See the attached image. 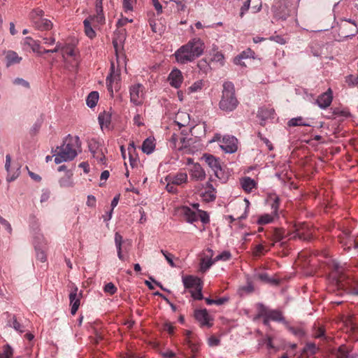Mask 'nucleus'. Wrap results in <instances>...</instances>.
I'll list each match as a JSON object with an SVG mask.
<instances>
[{"instance_id":"nucleus-1","label":"nucleus","mask_w":358,"mask_h":358,"mask_svg":"<svg viewBox=\"0 0 358 358\" xmlns=\"http://www.w3.org/2000/svg\"><path fill=\"white\" fill-rule=\"evenodd\" d=\"M204 48L201 39L194 38L175 52L176 59L180 64L191 62L202 55Z\"/></svg>"},{"instance_id":"nucleus-2","label":"nucleus","mask_w":358,"mask_h":358,"mask_svg":"<svg viewBox=\"0 0 358 358\" xmlns=\"http://www.w3.org/2000/svg\"><path fill=\"white\" fill-rule=\"evenodd\" d=\"M80 146L81 143L78 136L68 135L63 144L60 147H57L55 151V162L60 164L63 162L73 160L77 156V151Z\"/></svg>"},{"instance_id":"nucleus-3","label":"nucleus","mask_w":358,"mask_h":358,"mask_svg":"<svg viewBox=\"0 0 358 358\" xmlns=\"http://www.w3.org/2000/svg\"><path fill=\"white\" fill-rule=\"evenodd\" d=\"M238 104L234 84L231 82H225L223 84L222 95L219 103L220 108L225 112H231L236 108Z\"/></svg>"},{"instance_id":"nucleus-4","label":"nucleus","mask_w":358,"mask_h":358,"mask_svg":"<svg viewBox=\"0 0 358 358\" xmlns=\"http://www.w3.org/2000/svg\"><path fill=\"white\" fill-rule=\"evenodd\" d=\"M44 12L43 10L36 8L33 10L29 17L32 26L37 30L44 31L51 30L53 27V23L48 19L44 18Z\"/></svg>"},{"instance_id":"nucleus-5","label":"nucleus","mask_w":358,"mask_h":358,"mask_svg":"<svg viewBox=\"0 0 358 358\" xmlns=\"http://www.w3.org/2000/svg\"><path fill=\"white\" fill-rule=\"evenodd\" d=\"M331 278L338 289L348 290L352 286V280L338 267L331 273Z\"/></svg>"},{"instance_id":"nucleus-6","label":"nucleus","mask_w":358,"mask_h":358,"mask_svg":"<svg viewBox=\"0 0 358 358\" xmlns=\"http://www.w3.org/2000/svg\"><path fill=\"white\" fill-rule=\"evenodd\" d=\"M358 33V27L355 20L343 19L339 24V34L348 38L354 36Z\"/></svg>"},{"instance_id":"nucleus-7","label":"nucleus","mask_w":358,"mask_h":358,"mask_svg":"<svg viewBox=\"0 0 358 358\" xmlns=\"http://www.w3.org/2000/svg\"><path fill=\"white\" fill-rule=\"evenodd\" d=\"M70 287V293H69V300H70V306H71V313L72 315H75L80 305V299L83 296V291H80L78 292V287L71 283L69 286Z\"/></svg>"},{"instance_id":"nucleus-8","label":"nucleus","mask_w":358,"mask_h":358,"mask_svg":"<svg viewBox=\"0 0 358 358\" xmlns=\"http://www.w3.org/2000/svg\"><path fill=\"white\" fill-rule=\"evenodd\" d=\"M130 101L135 105H140L144 99V86L141 84L131 85L129 89Z\"/></svg>"},{"instance_id":"nucleus-9","label":"nucleus","mask_w":358,"mask_h":358,"mask_svg":"<svg viewBox=\"0 0 358 358\" xmlns=\"http://www.w3.org/2000/svg\"><path fill=\"white\" fill-rule=\"evenodd\" d=\"M313 237V231L305 223H299L295 225L294 238H298L303 241H309Z\"/></svg>"},{"instance_id":"nucleus-10","label":"nucleus","mask_w":358,"mask_h":358,"mask_svg":"<svg viewBox=\"0 0 358 358\" xmlns=\"http://www.w3.org/2000/svg\"><path fill=\"white\" fill-rule=\"evenodd\" d=\"M220 148L227 153H234L238 149V140L232 136H225L220 141Z\"/></svg>"},{"instance_id":"nucleus-11","label":"nucleus","mask_w":358,"mask_h":358,"mask_svg":"<svg viewBox=\"0 0 358 358\" xmlns=\"http://www.w3.org/2000/svg\"><path fill=\"white\" fill-rule=\"evenodd\" d=\"M184 343L191 350L193 358H195L199 348V341L196 336L190 331H185Z\"/></svg>"},{"instance_id":"nucleus-12","label":"nucleus","mask_w":358,"mask_h":358,"mask_svg":"<svg viewBox=\"0 0 358 358\" xmlns=\"http://www.w3.org/2000/svg\"><path fill=\"white\" fill-rule=\"evenodd\" d=\"M269 317L271 320L280 322L282 321L283 317L280 311L276 310H270L266 306L261 305L259 309V313L257 317Z\"/></svg>"},{"instance_id":"nucleus-13","label":"nucleus","mask_w":358,"mask_h":358,"mask_svg":"<svg viewBox=\"0 0 358 358\" xmlns=\"http://www.w3.org/2000/svg\"><path fill=\"white\" fill-rule=\"evenodd\" d=\"M120 80V74L117 70H115V64L113 62L111 64L110 67V75L107 77L106 83H107V87L108 90L113 93V85H115V88L117 89L119 87L118 82Z\"/></svg>"},{"instance_id":"nucleus-14","label":"nucleus","mask_w":358,"mask_h":358,"mask_svg":"<svg viewBox=\"0 0 358 358\" xmlns=\"http://www.w3.org/2000/svg\"><path fill=\"white\" fill-rule=\"evenodd\" d=\"M194 317L202 327L206 326L210 327L213 325V324L210 322V317L206 309L195 310Z\"/></svg>"},{"instance_id":"nucleus-15","label":"nucleus","mask_w":358,"mask_h":358,"mask_svg":"<svg viewBox=\"0 0 358 358\" xmlns=\"http://www.w3.org/2000/svg\"><path fill=\"white\" fill-rule=\"evenodd\" d=\"M182 283L186 289H196L203 285L201 280L194 275L182 276Z\"/></svg>"},{"instance_id":"nucleus-16","label":"nucleus","mask_w":358,"mask_h":358,"mask_svg":"<svg viewBox=\"0 0 358 358\" xmlns=\"http://www.w3.org/2000/svg\"><path fill=\"white\" fill-rule=\"evenodd\" d=\"M187 174L185 172H179L176 174H170L165 178L166 181H171L176 186L182 185L187 182Z\"/></svg>"},{"instance_id":"nucleus-17","label":"nucleus","mask_w":358,"mask_h":358,"mask_svg":"<svg viewBox=\"0 0 358 358\" xmlns=\"http://www.w3.org/2000/svg\"><path fill=\"white\" fill-rule=\"evenodd\" d=\"M332 99V91L329 89L326 92L318 96L316 102L321 108H327L331 103Z\"/></svg>"},{"instance_id":"nucleus-18","label":"nucleus","mask_w":358,"mask_h":358,"mask_svg":"<svg viewBox=\"0 0 358 358\" xmlns=\"http://www.w3.org/2000/svg\"><path fill=\"white\" fill-rule=\"evenodd\" d=\"M182 73L178 69H173L171 71L168 78L170 85L175 88H179L180 87L182 83Z\"/></svg>"},{"instance_id":"nucleus-19","label":"nucleus","mask_w":358,"mask_h":358,"mask_svg":"<svg viewBox=\"0 0 358 358\" xmlns=\"http://www.w3.org/2000/svg\"><path fill=\"white\" fill-rule=\"evenodd\" d=\"M6 65L7 67L20 64L22 60V57H20L18 54L13 50H8L6 53Z\"/></svg>"},{"instance_id":"nucleus-20","label":"nucleus","mask_w":358,"mask_h":358,"mask_svg":"<svg viewBox=\"0 0 358 358\" xmlns=\"http://www.w3.org/2000/svg\"><path fill=\"white\" fill-rule=\"evenodd\" d=\"M206 162L213 170L215 175L220 178L219 172L221 171V167L219 161L214 156L208 155L205 157Z\"/></svg>"},{"instance_id":"nucleus-21","label":"nucleus","mask_w":358,"mask_h":358,"mask_svg":"<svg viewBox=\"0 0 358 358\" xmlns=\"http://www.w3.org/2000/svg\"><path fill=\"white\" fill-rule=\"evenodd\" d=\"M268 238L274 242L281 241L284 237V231L280 228H271L266 232Z\"/></svg>"},{"instance_id":"nucleus-22","label":"nucleus","mask_w":358,"mask_h":358,"mask_svg":"<svg viewBox=\"0 0 358 358\" xmlns=\"http://www.w3.org/2000/svg\"><path fill=\"white\" fill-rule=\"evenodd\" d=\"M180 213L183 215L185 220L188 222L192 223L198 220L197 213L187 206L182 207Z\"/></svg>"},{"instance_id":"nucleus-23","label":"nucleus","mask_w":358,"mask_h":358,"mask_svg":"<svg viewBox=\"0 0 358 358\" xmlns=\"http://www.w3.org/2000/svg\"><path fill=\"white\" fill-rule=\"evenodd\" d=\"M215 189L213 187V185L208 182L204 192L201 194V196L203 197V200L209 202L215 199Z\"/></svg>"},{"instance_id":"nucleus-24","label":"nucleus","mask_w":358,"mask_h":358,"mask_svg":"<svg viewBox=\"0 0 358 358\" xmlns=\"http://www.w3.org/2000/svg\"><path fill=\"white\" fill-rule=\"evenodd\" d=\"M343 323L347 328L348 332L355 334L358 331V326L355 317L351 315L345 317Z\"/></svg>"},{"instance_id":"nucleus-25","label":"nucleus","mask_w":358,"mask_h":358,"mask_svg":"<svg viewBox=\"0 0 358 358\" xmlns=\"http://www.w3.org/2000/svg\"><path fill=\"white\" fill-rule=\"evenodd\" d=\"M190 176L192 179L196 180H203L206 177L204 171L198 164H194L191 169Z\"/></svg>"},{"instance_id":"nucleus-26","label":"nucleus","mask_w":358,"mask_h":358,"mask_svg":"<svg viewBox=\"0 0 358 358\" xmlns=\"http://www.w3.org/2000/svg\"><path fill=\"white\" fill-rule=\"evenodd\" d=\"M190 140L191 139H187V137L180 135V136H179L178 142V147H176V149H178V150L181 151L183 154L189 153L190 152Z\"/></svg>"},{"instance_id":"nucleus-27","label":"nucleus","mask_w":358,"mask_h":358,"mask_svg":"<svg viewBox=\"0 0 358 358\" xmlns=\"http://www.w3.org/2000/svg\"><path fill=\"white\" fill-rule=\"evenodd\" d=\"M22 44L24 46L29 47L31 48L32 51L35 52H40V50L41 49L39 41L33 39L30 36L25 37L23 39Z\"/></svg>"},{"instance_id":"nucleus-28","label":"nucleus","mask_w":358,"mask_h":358,"mask_svg":"<svg viewBox=\"0 0 358 358\" xmlns=\"http://www.w3.org/2000/svg\"><path fill=\"white\" fill-rule=\"evenodd\" d=\"M253 55L254 52L250 49H248L247 50L242 52L240 55L236 56L234 58V62L236 65L246 66L245 63H241V61L244 59H250L251 57H253Z\"/></svg>"},{"instance_id":"nucleus-29","label":"nucleus","mask_w":358,"mask_h":358,"mask_svg":"<svg viewBox=\"0 0 358 358\" xmlns=\"http://www.w3.org/2000/svg\"><path fill=\"white\" fill-rule=\"evenodd\" d=\"M215 263L214 259H208L203 256L199 262V271L206 273Z\"/></svg>"},{"instance_id":"nucleus-30","label":"nucleus","mask_w":358,"mask_h":358,"mask_svg":"<svg viewBox=\"0 0 358 358\" xmlns=\"http://www.w3.org/2000/svg\"><path fill=\"white\" fill-rule=\"evenodd\" d=\"M98 120L101 128H108L111 122V114L104 111L99 115Z\"/></svg>"},{"instance_id":"nucleus-31","label":"nucleus","mask_w":358,"mask_h":358,"mask_svg":"<svg viewBox=\"0 0 358 358\" xmlns=\"http://www.w3.org/2000/svg\"><path fill=\"white\" fill-rule=\"evenodd\" d=\"M85 33L90 38L96 36V32L92 29V24H93V18H86L84 22Z\"/></svg>"},{"instance_id":"nucleus-32","label":"nucleus","mask_w":358,"mask_h":358,"mask_svg":"<svg viewBox=\"0 0 358 358\" xmlns=\"http://www.w3.org/2000/svg\"><path fill=\"white\" fill-rule=\"evenodd\" d=\"M241 185L244 191L250 192L255 187L256 182L250 177H245L241 180Z\"/></svg>"},{"instance_id":"nucleus-33","label":"nucleus","mask_w":358,"mask_h":358,"mask_svg":"<svg viewBox=\"0 0 358 358\" xmlns=\"http://www.w3.org/2000/svg\"><path fill=\"white\" fill-rule=\"evenodd\" d=\"M287 125L289 127H296V126H304V127H310L311 124L306 120H304L302 117H297L294 118H292L287 122Z\"/></svg>"},{"instance_id":"nucleus-34","label":"nucleus","mask_w":358,"mask_h":358,"mask_svg":"<svg viewBox=\"0 0 358 358\" xmlns=\"http://www.w3.org/2000/svg\"><path fill=\"white\" fill-rule=\"evenodd\" d=\"M313 336L315 338L326 340L325 329L322 326L315 324L313 329Z\"/></svg>"},{"instance_id":"nucleus-35","label":"nucleus","mask_w":358,"mask_h":358,"mask_svg":"<svg viewBox=\"0 0 358 358\" xmlns=\"http://www.w3.org/2000/svg\"><path fill=\"white\" fill-rule=\"evenodd\" d=\"M270 201H272L271 204L272 212L271 213L273 214V215H275L276 217L278 216V210L280 207V199L279 196L277 195H273L270 196Z\"/></svg>"},{"instance_id":"nucleus-36","label":"nucleus","mask_w":358,"mask_h":358,"mask_svg":"<svg viewBox=\"0 0 358 358\" xmlns=\"http://www.w3.org/2000/svg\"><path fill=\"white\" fill-rule=\"evenodd\" d=\"M6 164H5V168L6 169V171L8 172V175L7 176V181L8 182H12L13 180H15L19 176V173L17 171L13 174H11L10 173V162H11V157L9 155H7L6 157Z\"/></svg>"},{"instance_id":"nucleus-37","label":"nucleus","mask_w":358,"mask_h":358,"mask_svg":"<svg viewBox=\"0 0 358 358\" xmlns=\"http://www.w3.org/2000/svg\"><path fill=\"white\" fill-rule=\"evenodd\" d=\"M36 257V259L41 262H45L47 261L46 248H40L38 245L35 246Z\"/></svg>"},{"instance_id":"nucleus-38","label":"nucleus","mask_w":358,"mask_h":358,"mask_svg":"<svg viewBox=\"0 0 358 358\" xmlns=\"http://www.w3.org/2000/svg\"><path fill=\"white\" fill-rule=\"evenodd\" d=\"M72 173L69 171L59 180V185L62 187H69L73 185L72 180Z\"/></svg>"},{"instance_id":"nucleus-39","label":"nucleus","mask_w":358,"mask_h":358,"mask_svg":"<svg viewBox=\"0 0 358 358\" xmlns=\"http://www.w3.org/2000/svg\"><path fill=\"white\" fill-rule=\"evenodd\" d=\"M155 146V145L152 139L146 138L143 143L142 150L146 154H150L153 152Z\"/></svg>"},{"instance_id":"nucleus-40","label":"nucleus","mask_w":358,"mask_h":358,"mask_svg":"<svg viewBox=\"0 0 358 358\" xmlns=\"http://www.w3.org/2000/svg\"><path fill=\"white\" fill-rule=\"evenodd\" d=\"M99 100V93L97 92H92L87 97L86 103L90 108L94 107Z\"/></svg>"},{"instance_id":"nucleus-41","label":"nucleus","mask_w":358,"mask_h":358,"mask_svg":"<svg viewBox=\"0 0 358 358\" xmlns=\"http://www.w3.org/2000/svg\"><path fill=\"white\" fill-rule=\"evenodd\" d=\"M62 52L63 57L64 58H66V57H75L76 54L75 47L69 44L63 46Z\"/></svg>"},{"instance_id":"nucleus-42","label":"nucleus","mask_w":358,"mask_h":358,"mask_svg":"<svg viewBox=\"0 0 358 358\" xmlns=\"http://www.w3.org/2000/svg\"><path fill=\"white\" fill-rule=\"evenodd\" d=\"M276 217L275 215H273V214H264L261 216H259L257 223L259 224H266L271 223L273 221L274 217Z\"/></svg>"},{"instance_id":"nucleus-43","label":"nucleus","mask_w":358,"mask_h":358,"mask_svg":"<svg viewBox=\"0 0 358 358\" xmlns=\"http://www.w3.org/2000/svg\"><path fill=\"white\" fill-rule=\"evenodd\" d=\"M93 157L100 164H104L106 162V157L101 150L97 149L92 151Z\"/></svg>"},{"instance_id":"nucleus-44","label":"nucleus","mask_w":358,"mask_h":358,"mask_svg":"<svg viewBox=\"0 0 358 358\" xmlns=\"http://www.w3.org/2000/svg\"><path fill=\"white\" fill-rule=\"evenodd\" d=\"M231 258V254L229 251H223L220 255H217L214 259L215 262L218 261L226 262Z\"/></svg>"},{"instance_id":"nucleus-45","label":"nucleus","mask_w":358,"mask_h":358,"mask_svg":"<svg viewBox=\"0 0 358 358\" xmlns=\"http://www.w3.org/2000/svg\"><path fill=\"white\" fill-rule=\"evenodd\" d=\"M13 355V350L9 345L3 346V353L0 354V358H12Z\"/></svg>"},{"instance_id":"nucleus-46","label":"nucleus","mask_w":358,"mask_h":358,"mask_svg":"<svg viewBox=\"0 0 358 358\" xmlns=\"http://www.w3.org/2000/svg\"><path fill=\"white\" fill-rule=\"evenodd\" d=\"M250 5L251 6V10L253 13H258L260 11L262 6V0H250Z\"/></svg>"},{"instance_id":"nucleus-47","label":"nucleus","mask_w":358,"mask_h":358,"mask_svg":"<svg viewBox=\"0 0 358 358\" xmlns=\"http://www.w3.org/2000/svg\"><path fill=\"white\" fill-rule=\"evenodd\" d=\"M224 55L223 54L217 50H213V53L212 54V61L220 62L221 64L224 63Z\"/></svg>"},{"instance_id":"nucleus-48","label":"nucleus","mask_w":358,"mask_h":358,"mask_svg":"<svg viewBox=\"0 0 358 358\" xmlns=\"http://www.w3.org/2000/svg\"><path fill=\"white\" fill-rule=\"evenodd\" d=\"M349 349L346 345H341L339 347L337 356L338 358H348Z\"/></svg>"},{"instance_id":"nucleus-49","label":"nucleus","mask_w":358,"mask_h":358,"mask_svg":"<svg viewBox=\"0 0 358 358\" xmlns=\"http://www.w3.org/2000/svg\"><path fill=\"white\" fill-rule=\"evenodd\" d=\"M202 288H203V285L201 287H199L198 288L195 289L194 290L190 291L192 296L194 299L201 300L203 299V296L202 294Z\"/></svg>"},{"instance_id":"nucleus-50","label":"nucleus","mask_w":358,"mask_h":358,"mask_svg":"<svg viewBox=\"0 0 358 358\" xmlns=\"http://www.w3.org/2000/svg\"><path fill=\"white\" fill-rule=\"evenodd\" d=\"M176 3V8L178 11H185L187 6L186 4L189 3L186 2V0H172Z\"/></svg>"},{"instance_id":"nucleus-51","label":"nucleus","mask_w":358,"mask_h":358,"mask_svg":"<svg viewBox=\"0 0 358 358\" xmlns=\"http://www.w3.org/2000/svg\"><path fill=\"white\" fill-rule=\"evenodd\" d=\"M103 290L110 295H113L117 292V287L113 282H108L104 286Z\"/></svg>"},{"instance_id":"nucleus-52","label":"nucleus","mask_w":358,"mask_h":358,"mask_svg":"<svg viewBox=\"0 0 358 358\" xmlns=\"http://www.w3.org/2000/svg\"><path fill=\"white\" fill-rule=\"evenodd\" d=\"M162 254L164 256L165 259L171 267H175L176 265L173 262V255L166 250H161Z\"/></svg>"},{"instance_id":"nucleus-53","label":"nucleus","mask_w":358,"mask_h":358,"mask_svg":"<svg viewBox=\"0 0 358 358\" xmlns=\"http://www.w3.org/2000/svg\"><path fill=\"white\" fill-rule=\"evenodd\" d=\"M266 251L267 250H265V248L264 245H257L254 248L253 255L255 257H259V256L264 255Z\"/></svg>"},{"instance_id":"nucleus-54","label":"nucleus","mask_w":358,"mask_h":358,"mask_svg":"<svg viewBox=\"0 0 358 358\" xmlns=\"http://www.w3.org/2000/svg\"><path fill=\"white\" fill-rule=\"evenodd\" d=\"M318 348L316 347L315 344L313 343H307L304 348V351L310 355L315 354Z\"/></svg>"},{"instance_id":"nucleus-55","label":"nucleus","mask_w":358,"mask_h":358,"mask_svg":"<svg viewBox=\"0 0 358 358\" xmlns=\"http://www.w3.org/2000/svg\"><path fill=\"white\" fill-rule=\"evenodd\" d=\"M41 38H42V40L44 43V44L47 45H52L55 43V38L54 37V34H51L50 36H41Z\"/></svg>"},{"instance_id":"nucleus-56","label":"nucleus","mask_w":358,"mask_h":358,"mask_svg":"<svg viewBox=\"0 0 358 358\" xmlns=\"http://www.w3.org/2000/svg\"><path fill=\"white\" fill-rule=\"evenodd\" d=\"M102 10H101L100 13H98L96 15H90L88 18H93V23L96 22L98 24H102L104 22V16L103 13H101Z\"/></svg>"},{"instance_id":"nucleus-57","label":"nucleus","mask_w":358,"mask_h":358,"mask_svg":"<svg viewBox=\"0 0 358 358\" xmlns=\"http://www.w3.org/2000/svg\"><path fill=\"white\" fill-rule=\"evenodd\" d=\"M0 224L5 228V229L8 231L9 234H11L12 233V227L10 224L7 221L6 219H4L3 217L0 215Z\"/></svg>"},{"instance_id":"nucleus-58","label":"nucleus","mask_w":358,"mask_h":358,"mask_svg":"<svg viewBox=\"0 0 358 358\" xmlns=\"http://www.w3.org/2000/svg\"><path fill=\"white\" fill-rule=\"evenodd\" d=\"M346 83L350 86L358 87V77L355 76L350 75L346 78Z\"/></svg>"},{"instance_id":"nucleus-59","label":"nucleus","mask_w":358,"mask_h":358,"mask_svg":"<svg viewBox=\"0 0 358 358\" xmlns=\"http://www.w3.org/2000/svg\"><path fill=\"white\" fill-rule=\"evenodd\" d=\"M10 325L18 331H24V327L21 325L20 323L15 317H13L10 321Z\"/></svg>"},{"instance_id":"nucleus-60","label":"nucleus","mask_w":358,"mask_h":358,"mask_svg":"<svg viewBox=\"0 0 358 358\" xmlns=\"http://www.w3.org/2000/svg\"><path fill=\"white\" fill-rule=\"evenodd\" d=\"M198 219L199 218L203 223H208L210 221L209 216L206 211L203 210H198Z\"/></svg>"},{"instance_id":"nucleus-61","label":"nucleus","mask_w":358,"mask_h":358,"mask_svg":"<svg viewBox=\"0 0 358 358\" xmlns=\"http://www.w3.org/2000/svg\"><path fill=\"white\" fill-rule=\"evenodd\" d=\"M202 87H203V83L201 80H199V81L194 83L193 85H192L189 87V91L190 92H197L198 90H201Z\"/></svg>"},{"instance_id":"nucleus-62","label":"nucleus","mask_w":358,"mask_h":358,"mask_svg":"<svg viewBox=\"0 0 358 358\" xmlns=\"http://www.w3.org/2000/svg\"><path fill=\"white\" fill-rule=\"evenodd\" d=\"M166 182H167V185L166 186V190L170 193H173V194L177 193L178 192L177 186L176 185H174L173 183H172L171 181H166Z\"/></svg>"},{"instance_id":"nucleus-63","label":"nucleus","mask_w":358,"mask_h":358,"mask_svg":"<svg viewBox=\"0 0 358 358\" xmlns=\"http://www.w3.org/2000/svg\"><path fill=\"white\" fill-rule=\"evenodd\" d=\"M250 7V1L247 0L241 8L240 17H243L245 13L249 10Z\"/></svg>"},{"instance_id":"nucleus-64","label":"nucleus","mask_w":358,"mask_h":358,"mask_svg":"<svg viewBox=\"0 0 358 358\" xmlns=\"http://www.w3.org/2000/svg\"><path fill=\"white\" fill-rule=\"evenodd\" d=\"M275 16L279 19L286 20V18L289 15V13L288 10H282V11H275Z\"/></svg>"}]
</instances>
